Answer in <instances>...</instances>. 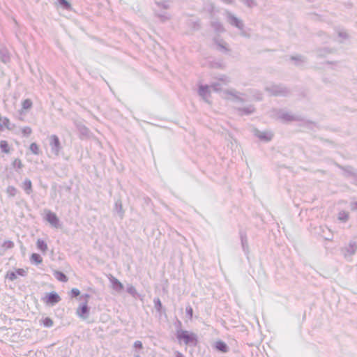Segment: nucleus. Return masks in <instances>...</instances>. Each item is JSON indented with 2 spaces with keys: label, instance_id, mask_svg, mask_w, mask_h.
Listing matches in <instances>:
<instances>
[{
  "label": "nucleus",
  "instance_id": "nucleus-1",
  "mask_svg": "<svg viewBox=\"0 0 357 357\" xmlns=\"http://www.w3.org/2000/svg\"><path fill=\"white\" fill-rule=\"evenodd\" d=\"M225 98L231 100L234 103H242L250 100L251 98L261 100L262 93L252 89L248 90L246 93H242L235 89L227 90L225 92Z\"/></svg>",
  "mask_w": 357,
  "mask_h": 357
},
{
  "label": "nucleus",
  "instance_id": "nucleus-2",
  "mask_svg": "<svg viewBox=\"0 0 357 357\" xmlns=\"http://www.w3.org/2000/svg\"><path fill=\"white\" fill-rule=\"evenodd\" d=\"M212 89L214 91H220L222 90V84L220 82H214L211 86L200 85L199 87L198 93L204 99V101L208 102L210 97L211 90Z\"/></svg>",
  "mask_w": 357,
  "mask_h": 357
},
{
  "label": "nucleus",
  "instance_id": "nucleus-3",
  "mask_svg": "<svg viewBox=\"0 0 357 357\" xmlns=\"http://www.w3.org/2000/svg\"><path fill=\"white\" fill-rule=\"evenodd\" d=\"M176 337L178 340H183L185 344H192L195 346L197 344V335L187 331H177Z\"/></svg>",
  "mask_w": 357,
  "mask_h": 357
},
{
  "label": "nucleus",
  "instance_id": "nucleus-4",
  "mask_svg": "<svg viewBox=\"0 0 357 357\" xmlns=\"http://www.w3.org/2000/svg\"><path fill=\"white\" fill-rule=\"evenodd\" d=\"M265 89L271 95L276 96H285L289 93V91L285 86L281 84H272L267 86Z\"/></svg>",
  "mask_w": 357,
  "mask_h": 357
},
{
  "label": "nucleus",
  "instance_id": "nucleus-5",
  "mask_svg": "<svg viewBox=\"0 0 357 357\" xmlns=\"http://www.w3.org/2000/svg\"><path fill=\"white\" fill-rule=\"evenodd\" d=\"M49 142L52 153L58 156L62 149L59 138L56 135H52L49 137Z\"/></svg>",
  "mask_w": 357,
  "mask_h": 357
},
{
  "label": "nucleus",
  "instance_id": "nucleus-6",
  "mask_svg": "<svg viewBox=\"0 0 357 357\" xmlns=\"http://www.w3.org/2000/svg\"><path fill=\"white\" fill-rule=\"evenodd\" d=\"M226 17L227 22L232 26H236L239 30L242 31L241 34L244 36H246V34L243 31V22L237 18L236 16H234L233 14H231L230 12L227 11L226 12Z\"/></svg>",
  "mask_w": 357,
  "mask_h": 357
},
{
  "label": "nucleus",
  "instance_id": "nucleus-7",
  "mask_svg": "<svg viewBox=\"0 0 357 357\" xmlns=\"http://www.w3.org/2000/svg\"><path fill=\"white\" fill-rule=\"evenodd\" d=\"M76 128L79 131V138L81 139H90L92 137V133L90 130L84 124L78 122L75 123Z\"/></svg>",
  "mask_w": 357,
  "mask_h": 357
},
{
  "label": "nucleus",
  "instance_id": "nucleus-8",
  "mask_svg": "<svg viewBox=\"0 0 357 357\" xmlns=\"http://www.w3.org/2000/svg\"><path fill=\"white\" fill-rule=\"evenodd\" d=\"M274 116L282 122H289L296 121V118L290 113L283 110H276L274 112Z\"/></svg>",
  "mask_w": 357,
  "mask_h": 357
},
{
  "label": "nucleus",
  "instance_id": "nucleus-9",
  "mask_svg": "<svg viewBox=\"0 0 357 357\" xmlns=\"http://www.w3.org/2000/svg\"><path fill=\"white\" fill-rule=\"evenodd\" d=\"M338 167L344 171V176L352 178L354 183L357 185V170L351 166L343 167L338 165Z\"/></svg>",
  "mask_w": 357,
  "mask_h": 357
},
{
  "label": "nucleus",
  "instance_id": "nucleus-10",
  "mask_svg": "<svg viewBox=\"0 0 357 357\" xmlns=\"http://www.w3.org/2000/svg\"><path fill=\"white\" fill-rule=\"evenodd\" d=\"M45 220L54 227L59 228L60 227V221L57 215L52 212L51 211H47L46 213Z\"/></svg>",
  "mask_w": 357,
  "mask_h": 357
},
{
  "label": "nucleus",
  "instance_id": "nucleus-11",
  "mask_svg": "<svg viewBox=\"0 0 357 357\" xmlns=\"http://www.w3.org/2000/svg\"><path fill=\"white\" fill-rule=\"evenodd\" d=\"M76 314L82 319H86L89 317V307L87 305V301L80 305V306L77 309Z\"/></svg>",
  "mask_w": 357,
  "mask_h": 357
},
{
  "label": "nucleus",
  "instance_id": "nucleus-12",
  "mask_svg": "<svg viewBox=\"0 0 357 357\" xmlns=\"http://www.w3.org/2000/svg\"><path fill=\"white\" fill-rule=\"evenodd\" d=\"M357 250V244L354 241H350L348 246L342 249L344 257L354 255Z\"/></svg>",
  "mask_w": 357,
  "mask_h": 357
},
{
  "label": "nucleus",
  "instance_id": "nucleus-13",
  "mask_svg": "<svg viewBox=\"0 0 357 357\" xmlns=\"http://www.w3.org/2000/svg\"><path fill=\"white\" fill-rule=\"evenodd\" d=\"M255 135L261 140L264 142H269L272 139L273 134L270 131H259L255 130Z\"/></svg>",
  "mask_w": 357,
  "mask_h": 357
},
{
  "label": "nucleus",
  "instance_id": "nucleus-14",
  "mask_svg": "<svg viewBox=\"0 0 357 357\" xmlns=\"http://www.w3.org/2000/svg\"><path fill=\"white\" fill-rule=\"evenodd\" d=\"M109 280L112 283V286L114 290L117 292H120L123 290V286L122 283L116 278L111 276Z\"/></svg>",
  "mask_w": 357,
  "mask_h": 357
},
{
  "label": "nucleus",
  "instance_id": "nucleus-15",
  "mask_svg": "<svg viewBox=\"0 0 357 357\" xmlns=\"http://www.w3.org/2000/svg\"><path fill=\"white\" fill-rule=\"evenodd\" d=\"M240 115H249L255 112V108L253 105H250L244 107H236Z\"/></svg>",
  "mask_w": 357,
  "mask_h": 357
},
{
  "label": "nucleus",
  "instance_id": "nucleus-16",
  "mask_svg": "<svg viewBox=\"0 0 357 357\" xmlns=\"http://www.w3.org/2000/svg\"><path fill=\"white\" fill-rule=\"evenodd\" d=\"M319 230L322 232V234H320L325 240L332 241L333 234H331L330 229L326 226H321L319 227Z\"/></svg>",
  "mask_w": 357,
  "mask_h": 357
},
{
  "label": "nucleus",
  "instance_id": "nucleus-17",
  "mask_svg": "<svg viewBox=\"0 0 357 357\" xmlns=\"http://www.w3.org/2000/svg\"><path fill=\"white\" fill-rule=\"evenodd\" d=\"M61 298L57 293L51 292L47 296V302L54 305L60 301Z\"/></svg>",
  "mask_w": 357,
  "mask_h": 357
},
{
  "label": "nucleus",
  "instance_id": "nucleus-18",
  "mask_svg": "<svg viewBox=\"0 0 357 357\" xmlns=\"http://www.w3.org/2000/svg\"><path fill=\"white\" fill-rule=\"evenodd\" d=\"M22 188L26 195L32 192V182L29 178H26L22 184Z\"/></svg>",
  "mask_w": 357,
  "mask_h": 357
},
{
  "label": "nucleus",
  "instance_id": "nucleus-19",
  "mask_svg": "<svg viewBox=\"0 0 357 357\" xmlns=\"http://www.w3.org/2000/svg\"><path fill=\"white\" fill-rule=\"evenodd\" d=\"M155 15L162 22H165L171 19V15L167 12H155Z\"/></svg>",
  "mask_w": 357,
  "mask_h": 357
},
{
  "label": "nucleus",
  "instance_id": "nucleus-20",
  "mask_svg": "<svg viewBox=\"0 0 357 357\" xmlns=\"http://www.w3.org/2000/svg\"><path fill=\"white\" fill-rule=\"evenodd\" d=\"M54 276L56 279H57L59 281L66 282L68 281L67 276L62 272L59 271H55L53 273Z\"/></svg>",
  "mask_w": 357,
  "mask_h": 357
},
{
  "label": "nucleus",
  "instance_id": "nucleus-21",
  "mask_svg": "<svg viewBox=\"0 0 357 357\" xmlns=\"http://www.w3.org/2000/svg\"><path fill=\"white\" fill-rule=\"evenodd\" d=\"M215 348L218 351L223 352V353H226L229 350V348H228L227 345L226 344V343H225L222 341H218L215 343Z\"/></svg>",
  "mask_w": 357,
  "mask_h": 357
},
{
  "label": "nucleus",
  "instance_id": "nucleus-22",
  "mask_svg": "<svg viewBox=\"0 0 357 357\" xmlns=\"http://www.w3.org/2000/svg\"><path fill=\"white\" fill-rule=\"evenodd\" d=\"M114 210L119 214L121 218H122L124 214V211L123 210L122 203L120 200H118L115 202Z\"/></svg>",
  "mask_w": 357,
  "mask_h": 357
},
{
  "label": "nucleus",
  "instance_id": "nucleus-23",
  "mask_svg": "<svg viewBox=\"0 0 357 357\" xmlns=\"http://www.w3.org/2000/svg\"><path fill=\"white\" fill-rule=\"evenodd\" d=\"M211 26L217 32L222 33L225 31L222 24L218 21H213Z\"/></svg>",
  "mask_w": 357,
  "mask_h": 357
},
{
  "label": "nucleus",
  "instance_id": "nucleus-24",
  "mask_svg": "<svg viewBox=\"0 0 357 357\" xmlns=\"http://www.w3.org/2000/svg\"><path fill=\"white\" fill-rule=\"evenodd\" d=\"M241 245L243 250L245 254L248 253V239L245 235H241Z\"/></svg>",
  "mask_w": 357,
  "mask_h": 357
},
{
  "label": "nucleus",
  "instance_id": "nucleus-25",
  "mask_svg": "<svg viewBox=\"0 0 357 357\" xmlns=\"http://www.w3.org/2000/svg\"><path fill=\"white\" fill-rule=\"evenodd\" d=\"M30 260L32 263L36 264H41L43 261L41 256L37 253H33L31 256Z\"/></svg>",
  "mask_w": 357,
  "mask_h": 357
},
{
  "label": "nucleus",
  "instance_id": "nucleus-26",
  "mask_svg": "<svg viewBox=\"0 0 357 357\" xmlns=\"http://www.w3.org/2000/svg\"><path fill=\"white\" fill-rule=\"evenodd\" d=\"M349 218V213L345 211H341L338 213V220L341 222H346Z\"/></svg>",
  "mask_w": 357,
  "mask_h": 357
},
{
  "label": "nucleus",
  "instance_id": "nucleus-27",
  "mask_svg": "<svg viewBox=\"0 0 357 357\" xmlns=\"http://www.w3.org/2000/svg\"><path fill=\"white\" fill-rule=\"evenodd\" d=\"M0 149L1 151L5 153H8L10 152L8 144L6 140L0 141Z\"/></svg>",
  "mask_w": 357,
  "mask_h": 357
},
{
  "label": "nucleus",
  "instance_id": "nucleus-28",
  "mask_svg": "<svg viewBox=\"0 0 357 357\" xmlns=\"http://www.w3.org/2000/svg\"><path fill=\"white\" fill-rule=\"evenodd\" d=\"M37 248L43 252H46L47 250V245L46 243L41 239H38L37 241Z\"/></svg>",
  "mask_w": 357,
  "mask_h": 357
},
{
  "label": "nucleus",
  "instance_id": "nucleus-29",
  "mask_svg": "<svg viewBox=\"0 0 357 357\" xmlns=\"http://www.w3.org/2000/svg\"><path fill=\"white\" fill-rule=\"evenodd\" d=\"M29 149L31 151V153H33L34 155L40 154L39 146L35 142H33L30 144Z\"/></svg>",
  "mask_w": 357,
  "mask_h": 357
},
{
  "label": "nucleus",
  "instance_id": "nucleus-30",
  "mask_svg": "<svg viewBox=\"0 0 357 357\" xmlns=\"http://www.w3.org/2000/svg\"><path fill=\"white\" fill-rule=\"evenodd\" d=\"M153 303H154V307L155 308L156 311L158 312H161L162 305V303H161L160 298H154Z\"/></svg>",
  "mask_w": 357,
  "mask_h": 357
},
{
  "label": "nucleus",
  "instance_id": "nucleus-31",
  "mask_svg": "<svg viewBox=\"0 0 357 357\" xmlns=\"http://www.w3.org/2000/svg\"><path fill=\"white\" fill-rule=\"evenodd\" d=\"M6 192L10 197H15L17 192V190L12 185H10L6 189Z\"/></svg>",
  "mask_w": 357,
  "mask_h": 357
},
{
  "label": "nucleus",
  "instance_id": "nucleus-32",
  "mask_svg": "<svg viewBox=\"0 0 357 357\" xmlns=\"http://www.w3.org/2000/svg\"><path fill=\"white\" fill-rule=\"evenodd\" d=\"M126 291L129 294H130L132 296H133L135 298L137 296V290H136L135 287L132 285H128L127 287Z\"/></svg>",
  "mask_w": 357,
  "mask_h": 357
},
{
  "label": "nucleus",
  "instance_id": "nucleus-33",
  "mask_svg": "<svg viewBox=\"0 0 357 357\" xmlns=\"http://www.w3.org/2000/svg\"><path fill=\"white\" fill-rule=\"evenodd\" d=\"M22 109H29L31 108L33 103L30 99H26L22 102Z\"/></svg>",
  "mask_w": 357,
  "mask_h": 357
},
{
  "label": "nucleus",
  "instance_id": "nucleus-34",
  "mask_svg": "<svg viewBox=\"0 0 357 357\" xmlns=\"http://www.w3.org/2000/svg\"><path fill=\"white\" fill-rule=\"evenodd\" d=\"M243 2L247 7L253 8L257 6V2L255 0H240Z\"/></svg>",
  "mask_w": 357,
  "mask_h": 357
},
{
  "label": "nucleus",
  "instance_id": "nucleus-35",
  "mask_svg": "<svg viewBox=\"0 0 357 357\" xmlns=\"http://www.w3.org/2000/svg\"><path fill=\"white\" fill-rule=\"evenodd\" d=\"M43 324L44 325L45 327H47V328H50L53 326V321L51 318L50 317H45L44 319H43Z\"/></svg>",
  "mask_w": 357,
  "mask_h": 357
},
{
  "label": "nucleus",
  "instance_id": "nucleus-36",
  "mask_svg": "<svg viewBox=\"0 0 357 357\" xmlns=\"http://www.w3.org/2000/svg\"><path fill=\"white\" fill-rule=\"evenodd\" d=\"M6 278L8 279L10 281L15 280L17 277V274L15 271L8 272L6 275Z\"/></svg>",
  "mask_w": 357,
  "mask_h": 357
},
{
  "label": "nucleus",
  "instance_id": "nucleus-37",
  "mask_svg": "<svg viewBox=\"0 0 357 357\" xmlns=\"http://www.w3.org/2000/svg\"><path fill=\"white\" fill-rule=\"evenodd\" d=\"M12 165L14 168L22 169L23 167L22 161L19 158L15 159L14 161L13 162Z\"/></svg>",
  "mask_w": 357,
  "mask_h": 357
},
{
  "label": "nucleus",
  "instance_id": "nucleus-38",
  "mask_svg": "<svg viewBox=\"0 0 357 357\" xmlns=\"http://www.w3.org/2000/svg\"><path fill=\"white\" fill-rule=\"evenodd\" d=\"M1 61L6 63L9 61V56L7 54V51L2 50H1Z\"/></svg>",
  "mask_w": 357,
  "mask_h": 357
},
{
  "label": "nucleus",
  "instance_id": "nucleus-39",
  "mask_svg": "<svg viewBox=\"0 0 357 357\" xmlns=\"http://www.w3.org/2000/svg\"><path fill=\"white\" fill-rule=\"evenodd\" d=\"M291 59L292 61H294L296 64H299V63H303L305 61H304V57L303 56H301V55L295 56H291Z\"/></svg>",
  "mask_w": 357,
  "mask_h": 357
},
{
  "label": "nucleus",
  "instance_id": "nucleus-40",
  "mask_svg": "<svg viewBox=\"0 0 357 357\" xmlns=\"http://www.w3.org/2000/svg\"><path fill=\"white\" fill-rule=\"evenodd\" d=\"M155 4L159 7V8H162L164 9H168L169 8V4L166 2V1H155Z\"/></svg>",
  "mask_w": 357,
  "mask_h": 357
},
{
  "label": "nucleus",
  "instance_id": "nucleus-41",
  "mask_svg": "<svg viewBox=\"0 0 357 357\" xmlns=\"http://www.w3.org/2000/svg\"><path fill=\"white\" fill-rule=\"evenodd\" d=\"M216 44L220 47V49L227 50V43L222 40L215 39Z\"/></svg>",
  "mask_w": 357,
  "mask_h": 357
},
{
  "label": "nucleus",
  "instance_id": "nucleus-42",
  "mask_svg": "<svg viewBox=\"0 0 357 357\" xmlns=\"http://www.w3.org/2000/svg\"><path fill=\"white\" fill-rule=\"evenodd\" d=\"M22 132L24 136L28 137L32 132V130L30 127L26 126L22 128Z\"/></svg>",
  "mask_w": 357,
  "mask_h": 357
},
{
  "label": "nucleus",
  "instance_id": "nucleus-43",
  "mask_svg": "<svg viewBox=\"0 0 357 357\" xmlns=\"http://www.w3.org/2000/svg\"><path fill=\"white\" fill-rule=\"evenodd\" d=\"M2 247L6 249L13 248L14 247V243L11 241H6L3 242Z\"/></svg>",
  "mask_w": 357,
  "mask_h": 357
},
{
  "label": "nucleus",
  "instance_id": "nucleus-44",
  "mask_svg": "<svg viewBox=\"0 0 357 357\" xmlns=\"http://www.w3.org/2000/svg\"><path fill=\"white\" fill-rule=\"evenodd\" d=\"M59 4L64 8L68 9L70 8V4L67 0H58Z\"/></svg>",
  "mask_w": 357,
  "mask_h": 357
},
{
  "label": "nucleus",
  "instance_id": "nucleus-45",
  "mask_svg": "<svg viewBox=\"0 0 357 357\" xmlns=\"http://www.w3.org/2000/svg\"><path fill=\"white\" fill-rule=\"evenodd\" d=\"M15 272L16 273L17 276L19 275L24 277L27 274V271L23 268H17Z\"/></svg>",
  "mask_w": 357,
  "mask_h": 357
},
{
  "label": "nucleus",
  "instance_id": "nucleus-46",
  "mask_svg": "<svg viewBox=\"0 0 357 357\" xmlns=\"http://www.w3.org/2000/svg\"><path fill=\"white\" fill-rule=\"evenodd\" d=\"M219 81L223 84L227 85L229 82V79L227 76L222 75L219 78Z\"/></svg>",
  "mask_w": 357,
  "mask_h": 357
},
{
  "label": "nucleus",
  "instance_id": "nucleus-47",
  "mask_svg": "<svg viewBox=\"0 0 357 357\" xmlns=\"http://www.w3.org/2000/svg\"><path fill=\"white\" fill-rule=\"evenodd\" d=\"M186 314L189 316L190 319H192L193 314V310L191 306L186 307Z\"/></svg>",
  "mask_w": 357,
  "mask_h": 357
},
{
  "label": "nucleus",
  "instance_id": "nucleus-48",
  "mask_svg": "<svg viewBox=\"0 0 357 357\" xmlns=\"http://www.w3.org/2000/svg\"><path fill=\"white\" fill-rule=\"evenodd\" d=\"M188 24L190 26H192L193 29H196L199 28V23L195 21H192L191 20H189Z\"/></svg>",
  "mask_w": 357,
  "mask_h": 357
},
{
  "label": "nucleus",
  "instance_id": "nucleus-49",
  "mask_svg": "<svg viewBox=\"0 0 357 357\" xmlns=\"http://www.w3.org/2000/svg\"><path fill=\"white\" fill-rule=\"evenodd\" d=\"M80 294V291L78 289L74 288L71 290V296L77 297Z\"/></svg>",
  "mask_w": 357,
  "mask_h": 357
},
{
  "label": "nucleus",
  "instance_id": "nucleus-50",
  "mask_svg": "<svg viewBox=\"0 0 357 357\" xmlns=\"http://www.w3.org/2000/svg\"><path fill=\"white\" fill-rule=\"evenodd\" d=\"M338 36L342 39H346L348 38L347 33L343 30L338 31Z\"/></svg>",
  "mask_w": 357,
  "mask_h": 357
},
{
  "label": "nucleus",
  "instance_id": "nucleus-51",
  "mask_svg": "<svg viewBox=\"0 0 357 357\" xmlns=\"http://www.w3.org/2000/svg\"><path fill=\"white\" fill-rule=\"evenodd\" d=\"M142 343L141 341H135L134 342V347L136 348V349H142Z\"/></svg>",
  "mask_w": 357,
  "mask_h": 357
},
{
  "label": "nucleus",
  "instance_id": "nucleus-52",
  "mask_svg": "<svg viewBox=\"0 0 357 357\" xmlns=\"http://www.w3.org/2000/svg\"><path fill=\"white\" fill-rule=\"evenodd\" d=\"M351 209L352 211H357V202H353L351 203Z\"/></svg>",
  "mask_w": 357,
  "mask_h": 357
},
{
  "label": "nucleus",
  "instance_id": "nucleus-53",
  "mask_svg": "<svg viewBox=\"0 0 357 357\" xmlns=\"http://www.w3.org/2000/svg\"><path fill=\"white\" fill-rule=\"evenodd\" d=\"M90 298V295L88 294H84L81 296L80 298H84L85 301H88V299Z\"/></svg>",
  "mask_w": 357,
  "mask_h": 357
},
{
  "label": "nucleus",
  "instance_id": "nucleus-54",
  "mask_svg": "<svg viewBox=\"0 0 357 357\" xmlns=\"http://www.w3.org/2000/svg\"><path fill=\"white\" fill-rule=\"evenodd\" d=\"M176 357H184V356L179 351H176Z\"/></svg>",
  "mask_w": 357,
  "mask_h": 357
},
{
  "label": "nucleus",
  "instance_id": "nucleus-55",
  "mask_svg": "<svg viewBox=\"0 0 357 357\" xmlns=\"http://www.w3.org/2000/svg\"><path fill=\"white\" fill-rule=\"evenodd\" d=\"M222 1L229 4H232L234 3V0H222Z\"/></svg>",
  "mask_w": 357,
  "mask_h": 357
},
{
  "label": "nucleus",
  "instance_id": "nucleus-56",
  "mask_svg": "<svg viewBox=\"0 0 357 357\" xmlns=\"http://www.w3.org/2000/svg\"><path fill=\"white\" fill-rule=\"evenodd\" d=\"M133 357H141L139 354H135Z\"/></svg>",
  "mask_w": 357,
  "mask_h": 357
}]
</instances>
